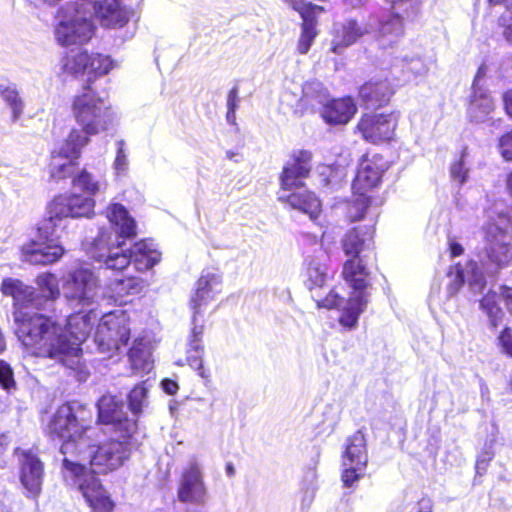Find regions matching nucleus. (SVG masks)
Returning a JSON list of instances; mask_svg holds the SVG:
<instances>
[{
  "label": "nucleus",
  "mask_w": 512,
  "mask_h": 512,
  "mask_svg": "<svg viewBox=\"0 0 512 512\" xmlns=\"http://www.w3.org/2000/svg\"><path fill=\"white\" fill-rule=\"evenodd\" d=\"M91 422V411L73 401L57 409L48 431L62 441L63 466L75 475L78 488L91 509L94 512H112L113 502L95 474L115 470L128 459L131 436L120 434L121 439H111L95 450L92 436L96 428L91 426Z\"/></svg>",
  "instance_id": "1"
},
{
  "label": "nucleus",
  "mask_w": 512,
  "mask_h": 512,
  "mask_svg": "<svg viewBox=\"0 0 512 512\" xmlns=\"http://www.w3.org/2000/svg\"><path fill=\"white\" fill-rule=\"evenodd\" d=\"M111 230L101 229L99 235L87 248L88 255L107 269L123 270L133 264L138 271H146L161 259V253L152 242L146 240L123 249L126 239L136 236V222L128 210L119 203H111L106 209Z\"/></svg>",
  "instance_id": "2"
},
{
  "label": "nucleus",
  "mask_w": 512,
  "mask_h": 512,
  "mask_svg": "<svg viewBox=\"0 0 512 512\" xmlns=\"http://www.w3.org/2000/svg\"><path fill=\"white\" fill-rule=\"evenodd\" d=\"M4 296L13 299L15 333L31 354H46L49 334L43 331L48 325V316L41 313L42 298L36 290L19 279L4 278L0 285Z\"/></svg>",
  "instance_id": "3"
},
{
  "label": "nucleus",
  "mask_w": 512,
  "mask_h": 512,
  "mask_svg": "<svg viewBox=\"0 0 512 512\" xmlns=\"http://www.w3.org/2000/svg\"><path fill=\"white\" fill-rule=\"evenodd\" d=\"M96 319L97 314L92 308L80 309L67 317L66 328L63 329L48 316V325L43 332L49 334L46 341L49 352L34 355L50 358L72 370L78 369L81 362L80 344L92 331Z\"/></svg>",
  "instance_id": "4"
},
{
  "label": "nucleus",
  "mask_w": 512,
  "mask_h": 512,
  "mask_svg": "<svg viewBox=\"0 0 512 512\" xmlns=\"http://www.w3.org/2000/svg\"><path fill=\"white\" fill-rule=\"evenodd\" d=\"M221 291V278L214 272H204L196 283V291L193 294L190 306L193 310V328L189 338V353L195 352L197 355L188 357L190 366L194 367L198 374L205 378V370L203 368L202 358L199 355L203 352L202 337L204 334V325L198 324V316L202 313L203 308L214 300L215 296Z\"/></svg>",
  "instance_id": "5"
},
{
  "label": "nucleus",
  "mask_w": 512,
  "mask_h": 512,
  "mask_svg": "<svg viewBox=\"0 0 512 512\" xmlns=\"http://www.w3.org/2000/svg\"><path fill=\"white\" fill-rule=\"evenodd\" d=\"M66 218L53 212L51 203L48 217L43 219L38 226L39 238L43 242L32 241L22 248L23 260L30 264L48 265L58 261L64 254V248L57 243L64 231Z\"/></svg>",
  "instance_id": "6"
},
{
  "label": "nucleus",
  "mask_w": 512,
  "mask_h": 512,
  "mask_svg": "<svg viewBox=\"0 0 512 512\" xmlns=\"http://www.w3.org/2000/svg\"><path fill=\"white\" fill-rule=\"evenodd\" d=\"M88 6H82V1H66L57 13L58 24L55 28V38L62 46L81 45L87 43L95 32L92 22V12Z\"/></svg>",
  "instance_id": "7"
},
{
  "label": "nucleus",
  "mask_w": 512,
  "mask_h": 512,
  "mask_svg": "<svg viewBox=\"0 0 512 512\" xmlns=\"http://www.w3.org/2000/svg\"><path fill=\"white\" fill-rule=\"evenodd\" d=\"M72 111L83 136H93L109 129L114 114L104 99L97 95L91 85L74 98Z\"/></svg>",
  "instance_id": "8"
},
{
  "label": "nucleus",
  "mask_w": 512,
  "mask_h": 512,
  "mask_svg": "<svg viewBox=\"0 0 512 512\" xmlns=\"http://www.w3.org/2000/svg\"><path fill=\"white\" fill-rule=\"evenodd\" d=\"M73 186L81 189L88 195L71 194L60 195L52 201L53 212L63 215L66 219L90 217L94 212L95 201L91 196L102 190L103 183L96 180L92 174L82 170L73 179Z\"/></svg>",
  "instance_id": "9"
},
{
  "label": "nucleus",
  "mask_w": 512,
  "mask_h": 512,
  "mask_svg": "<svg viewBox=\"0 0 512 512\" xmlns=\"http://www.w3.org/2000/svg\"><path fill=\"white\" fill-rule=\"evenodd\" d=\"M400 113L390 111H368L360 115L354 133L358 134L364 142L381 145L395 140L399 124Z\"/></svg>",
  "instance_id": "10"
},
{
  "label": "nucleus",
  "mask_w": 512,
  "mask_h": 512,
  "mask_svg": "<svg viewBox=\"0 0 512 512\" xmlns=\"http://www.w3.org/2000/svg\"><path fill=\"white\" fill-rule=\"evenodd\" d=\"M391 165L392 162L384 153L367 150L359 159L351 189L375 194Z\"/></svg>",
  "instance_id": "11"
},
{
  "label": "nucleus",
  "mask_w": 512,
  "mask_h": 512,
  "mask_svg": "<svg viewBox=\"0 0 512 512\" xmlns=\"http://www.w3.org/2000/svg\"><path fill=\"white\" fill-rule=\"evenodd\" d=\"M63 290L68 304L73 308L90 309L99 299L98 279L86 268L70 273Z\"/></svg>",
  "instance_id": "12"
},
{
  "label": "nucleus",
  "mask_w": 512,
  "mask_h": 512,
  "mask_svg": "<svg viewBox=\"0 0 512 512\" xmlns=\"http://www.w3.org/2000/svg\"><path fill=\"white\" fill-rule=\"evenodd\" d=\"M89 143V138L83 136L77 129H72L66 140L51 155L50 174L56 180L70 177L75 172L76 160L81 149Z\"/></svg>",
  "instance_id": "13"
},
{
  "label": "nucleus",
  "mask_w": 512,
  "mask_h": 512,
  "mask_svg": "<svg viewBox=\"0 0 512 512\" xmlns=\"http://www.w3.org/2000/svg\"><path fill=\"white\" fill-rule=\"evenodd\" d=\"M130 328L126 316L121 312L105 314L97 326L95 343L102 353L118 351L128 343Z\"/></svg>",
  "instance_id": "14"
},
{
  "label": "nucleus",
  "mask_w": 512,
  "mask_h": 512,
  "mask_svg": "<svg viewBox=\"0 0 512 512\" xmlns=\"http://www.w3.org/2000/svg\"><path fill=\"white\" fill-rule=\"evenodd\" d=\"M312 160L313 154L309 150L293 151L279 175L280 188L289 193L304 188L305 179L310 176L312 170Z\"/></svg>",
  "instance_id": "15"
},
{
  "label": "nucleus",
  "mask_w": 512,
  "mask_h": 512,
  "mask_svg": "<svg viewBox=\"0 0 512 512\" xmlns=\"http://www.w3.org/2000/svg\"><path fill=\"white\" fill-rule=\"evenodd\" d=\"M99 420L111 425L115 433L131 436L137 429L135 418H129L124 411V403L113 395H103L98 401Z\"/></svg>",
  "instance_id": "16"
},
{
  "label": "nucleus",
  "mask_w": 512,
  "mask_h": 512,
  "mask_svg": "<svg viewBox=\"0 0 512 512\" xmlns=\"http://www.w3.org/2000/svg\"><path fill=\"white\" fill-rule=\"evenodd\" d=\"M304 284L310 291L322 288L327 277L330 254L321 243H313L305 250Z\"/></svg>",
  "instance_id": "17"
},
{
  "label": "nucleus",
  "mask_w": 512,
  "mask_h": 512,
  "mask_svg": "<svg viewBox=\"0 0 512 512\" xmlns=\"http://www.w3.org/2000/svg\"><path fill=\"white\" fill-rule=\"evenodd\" d=\"M396 88L388 77H373L363 82L357 89V98L362 106L381 109L390 104Z\"/></svg>",
  "instance_id": "18"
},
{
  "label": "nucleus",
  "mask_w": 512,
  "mask_h": 512,
  "mask_svg": "<svg viewBox=\"0 0 512 512\" xmlns=\"http://www.w3.org/2000/svg\"><path fill=\"white\" fill-rule=\"evenodd\" d=\"M290 7L299 13L302 18L301 33L297 42V50L300 54H306L314 42L317 32V16L324 11L319 5L303 0H285Z\"/></svg>",
  "instance_id": "19"
},
{
  "label": "nucleus",
  "mask_w": 512,
  "mask_h": 512,
  "mask_svg": "<svg viewBox=\"0 0 512 512\" xmlns=\"http://www.w3.org/2000/svg\"><path fill=\"white\" fill-rule=\"evenodd\" d=\"M19 479L27 497L36 498L42 490L44 467L37 455L30 450L21 451Z\"/></svg>",
  "instance_id": "20"
},
{
  "label": "nucleus",
  "mask_w": 512,
  "mask_h": 512,
  "mask_svg": "<svg viewBox=\"0 0 512 512\" xmlns=\"http://www.w3.org/2000/svg\"><path fill=\"white\" fill-rule=\"evenodd\" d=\"M341 278L352 289L353 294L369 297L371 272L365 257H347L342 264Z\"/></svg>",
  "instance_id": "21"
},
{
  "label": "nucleus",
  "mask_w": 512,
  "mask_h": 512,
  "mask_svg": "<svg viewBox=\"0 0 512 512\" xmlns=\"http://www.w3.org/2000/svg\"><path fill=\"white\" fill-rule=\"evenodd\" d=\"M375 234V223L349 228L340 240L343 253L347 257H364L362 253L374 245Z\"/></svg>",
  "instance_id": "22"
},
{
  "label": "nucleus",
  "mask_w": 512,
  "mask_h": 512,
  "mask_svg": "<svg viewBox=\"0 0 512 512\" xmlns=\"http://www.w3.org/2000/svg\"><path fill=\"white\" fill-rule=\"evenodd\" d=\"M381 204L382 200L375 194L351 189V197L341 204L342 216L348 224L360 222L366 218L373 206Z\"/></svg>",
  "instance_id": "23"
},
{
  "label": "nucleus",
  "mask_w": 512,
  "mask_h": 512,
  "mask_svg": "<svg viewBox=\"0 0 512 512\" xmlns=\"http://www.w3.org/2000/svg\"><path fill=\"white\" fill-rule=\"evenodd\" d=\"M357 105L351 96L328 100L320 109V116L330 126L348 124L357 113Z\"/></svg>",
  "instance_id": "24"
},
{
  "label": "nucleus",
  "mask_w": 512,
  "mask_h": 512,
  "mask_svg": "<svg viewBox=\"0 0 512 512\" xmlns=\"http://www.w3.org/2000/svg\"><path fill=\"white\" fill-rule=\"evenodd\" d=\"M504 238L503 233H500V237L488 233L484 247L485 258L481 260L483 266L493 265L499 271L512 264V246Z\"/></svg>",
  "instance_id": "25"
},
{
  "label": "nucleus",
  "mask_w": 512,
  "mask_h": 512,
  "mask_svg": "<svg viewBox=\"0 0 512 512\" xmlns=\"http://www.w3.org/2000/svg\"><path fill=\"white\" fill-rule=\"evenodd\" d=\"M88 7L107 28H120L129 21V12L119 5L118 0H96Z\"/></svg>",
  "instance_id": "26"
},
{
  "label": "nucleus",
  "mask_w": 512,
  "mask_h": 512,
  "mask_svg": "<svg viewBox=\"0 0 512 512\" xmlns=\"http://www.w3.org/2000/svg\"><path fill=\"white\" fill-rule=\"evenodd\" d=\"M206 494L202 473L197 464L185 470L180 483L178 498L181 502L200 503Z\"/></svg>",
  "instance_id": "27"
},
{
  "label": "nucleus",
  "mask_w": 512,
  "mask_h": 512,
  "mask_svg": "<svg viewBox=\"0 0 512 512\" xmlns=\"http://www.w3.org/2000/svg\"><path fill=\"white\" fill-rule=\"evenodd\" d=\"M280 201L290 205L307 215L312 220H317L322 211V204L316 194L306 188L297 189L286 196L280 197Z\"/></svg>",
  "instance_id": "28"
},
{
  "label": "nucleus",
  "mask_w": 512,
  "mask_h": 512,
  "mask_svg": "<svg viewBox=\"0 0 512 512\" xmlns=\"http://www.w3.org/2000/svg\"><path fill=\"white\" fill-rule=\"evenodd\" d=\"M495 108L494 99L485 89H473L467 104V118L471 123H483Z\"/></svg>",
  "instance_id": "29"
},
{
  "label": "nucleus",
  "mask_w": 512,
  "mask_h": 512,
  "mask_svg": "<svg viewBox=\"0 0 512 512\" xmlns=\"http://www.w3.org/2000/svg\"><path fill=\"white\" fill-rule=\"evenodd\" d=\"M341 458L342 464L368 466L367 440L362 430L355 431L346 439Z\"/></svg>",
  "instance_id": "30"
},
{
  "label": "nucleus",
  "mask_w": 512,
  "mask_h": 512,
  "mask_svg": "<svg viewBox=\"0 0 512 512\" xmlns=\"http://www.w3.org/2000/svg\"><path fill=\"white\" fill-rule=\"evenodd\" d=\"M36 284L40 289L39 292L36 291V294L42 298L44 306L42 311L51 310L60 295L57 277L51 273H43L37 277Z\"/></svg>",
  "instance_id": "31"
},
{
  "label": "nucleus",
  "mask_w": 512,
  "mask_h": 512,
  "mask_svg": "<svg viewBox=\"0 0 512 512\" xmlns=\"http://www.w3.org/2000/svg\"><path fill=\"white\" fill-rule=\"evenodd\" d=\"M367 304V295H351L339 317V323L345 328H354L358 323L360 314L366 309Z\"/></svg>",
  "instance_id": "32"
},
{
  "label": "nucleus",
  "mask_w": 512,
  "mask_h": 512,
  "mask_svg": "<svg viewBox=\"0 0 512 512\" xmlns=\"http://www.w3.org/2000/svg\"><path fill=\"white\" fill-rule=\"evenodd\" d=\"M128 357L135 372H149L152 369L151 352L148 342L136 339L130 348Z\"/></svg>",
  "instance_id": "33"
},
{
  "label": "nucleus",
  "mask_w": 512,
  "mask_h": 512,
  "mask_svg": "<svg viewBox=\"0 0 512 512\" xmlns=\"http://www.w3.org/2000/svg\"><path fill=\"white\" fill-rule=\"evenodd\" d=\"M147 286V283L139 277H127L123 279H115L110 284L112 292L111 297L116 300L127 295L139 294Z\"/></svg>",
  "instance_id": "34"
},
{
  "label": "nucleus",
  "mask_w": 512,
  "mask_h": 512,
  "mask_svg": "<svg viewBox=\"0 0 512 512\" xmlns=\"http://www.w3.org/2000/svg\"><path fill=\"white\" fill-rule=\"evenodd\" d=\"M90 60V54L81 49L71 50L62 59V69L64 72L72 75L87 74V66Z\"/></svg>",
  "instance_id": "35"
},
{
  "label": "nucleus",
  "mask_w": 512,
  "mask_h": 512,
  "mask_svg": "<svg viewBox=\"0 0 512 512\" xmlns=\"http://www.w3.org/2000/svg\"><path fill=\"white\" fill-rule=\"evenodd\" d=\"M482 311L486 313L489 318L491 328L496 329L502 320L503 312L497 302V293L489 291L479 301Z\"/></svg>",
  "instance_id": "36"
},
{
  "label": "nucleus",
  "mask_w": 512,
  "mask_h": 512,
  "mask_svg": "<svg viewBox=\"0 0 512 512\" xmlns=\"http://www.w3.org/2000/svg\"><path fill=\"white\" fill-rule=\"evenodd\" d=\"M0 95L12 111V121L19 120L23 113L24 104L14 85L0 84Z\"/></svg>",
  "instance_id": "37"
},
{
  "label": "nucleus",
  "mask_w": 512,
  "mask_h": 512,
  "mask_svg": "<svg viewBox=\"0 0 512 512\" xmlns=\"http://www.w3.org/2000/svg\"><path fill=\"white\" fill-rule=\"evenodd\" d=\"M147 394L148 388L145 382L136 385L128 394V405L134 418L138 417L142 409L148 405Z\"/></svg>",
  "instance_id": "38"
},
{
  "label": "nucleus",
  "mask_w": 512,
  "mask_h": 512,
  "mask_svg": "<svg viewBox=\"0 0 512 512\" xmlns=\"http://www.w3.org/2000/svg\"><path fill=\"white\" fill-rule=\"evenodd\" d=\"M112 68L113 61L109 56L97 53L90 54V60L87 66L88 82H91L92 77L96 78L107 74Z\"/></svg>",
  "instance_id": "39"
},
{
  "label": "nucleus",
  "mask_w": 512,
  "mask_h": 512,
  "mask_svg": "<svg viewBox=\"0 0 512 512\" xmlns=\"http://www.w3.org/2000/svg\"><path fill=\"white\" fill-rule=\"evenodd\" d=\"M345 468L341 472V481L345 488H352L356 482L365 475L367 466L362 464H343Z\"/></svg>",
  "instance_id": "40"
},
{
  "label": "nucleus",
  "mask_w": 512,
  "mask_h": 512,
  "mask_svg": "<svg viewBox=\"0 0 512 512\" xmlns=\"http://www.w3.org/2000/svg\"><path fill=\"white\" fill-rule=\"evenodd\" d=\"M113 169L117 178L124 177L128 173L129 160L124 140L117 141V152L113 162Z\"/></svg>",
  "instance_id": "41"
},
{
  "label": "nucleus",
  "mask_w": 512,
  "mask_h": 512,
  "mask_svg": "<svg viewBox=\"0 0 512 512\" xmlns=\"http://www.w3.org/2000/svg\"><path fill=\"white\" fill-rule=\"evenodd\" d=\"M446 274L448 277H452V281L448 287L450 294L458 293L465 284V272L462 264L457 262L450 265Z\"/></svg>",
  "instance_id": "42"
},
{
  "label": "nucleus",
  "mask_w": 512,
  "mask_h": 512,
  "mask_svg": "<svg viewBox=\"0 0 512 512\" xmlns=\"http://www.w3.org/2000/svg\"><path fill=\"white\" fill-rule=\"evenodd\" d=\"M0 387L8 393H12L17 388L13 369L4 360H0Z\"/></svg>",
  "instance_id": "43"
},
{
  "label": "nucleus",
  "mask_w": 512,
  "mask_h": 512,
  "mask_svg": "<svg viewBox=\"0 0 512 512\" xmlns=\"http://www.w3.org/2000/svg\"><path fill=\"white\" fill-rule=\"evenodd\" d=\"M315 304L318 309L324 308L327 310L338 309L343 303V297L338 294L335 288H332L325 297L315 299Z\"/></svg>",
  "instance_id": "44"
},
{
  "label": "nucleus",
  "mask_w": 512,
  "mask_h": 512,
  "mask_svg": "<svg viewBox=\"0 0 512 512\" xmlns=\"http://www.w3.org/2000/svg\"><path fill=\"white\" fill-rule=\"evenodd\" d=\"M464 153L461 158L451 164L450 175L454 181L460 185L464 184L468 178V169L465 167Z\"/></svg>",
  "instance_id": "45"
},
{
  "label": "nucleus",
  "mask_w": 512,
  "mask_h": 512,
  "mask_svg": "<svg viewBox=\"0 0 512 512\" xmlns=\"http://www.w3.org/2000/svg\"><path fill=\"white\" fill-rule=\"evenodd\" d=\"M498 345L501 351L512 358V328L505 327L498 336Z\"/></svg>",
  "instance_id": "46"
},
{
  "label": "nucleus",
  "mask_w": 512,
  "mask_h": 512,
  "mask_svg": "<svg viewBox=\"0 0 512 512\" xmlns=\"http://www.w3.org/2000/svg\"><path fill=\"white\" fill-rule=\"evenodd\" d=\"M499 149L505 160L512 161V130L500 137Z\"/></svg>",
  "instance_id": "47"
},
{
  "label": "nucleus",
  "mask_w": 512,
  "mask_h": 512,
  "mask_svg": "<svg viewBox=\"0 0 512 512\" xmlns=\"http://www.w3.org/2000/svg\"><path fill=\"white\" fill-rule=\"evenodd\" d=\"M467 267L471 269L473 276V282L480 284L482 287L485 285V278L483 273L480 271L477 261L470 259L467 261Z\"/></svg>",
  "instance_id": "48"
},
{
  "label": "nucleus",
  "mask_w": 512,
  "mask_h": 512,
  "mask_svg": "<svg viewBox=\"0 0 512 512\" xmlns=\"http://www.w3.org/2000/svg\"><path fill=\"white\" fill-rule=\"evenodd\" d=\"M416 505H417L416 512H434V502L427 495L421 497L417 501Z\"/></svg>",
  "instance_id": "49"
},
{
  "label": "nucleus",
  "mask_w": 512,
  "mask_h": 512,
  "mask_svg": "<svg viewBox=\"0 0 512 512\" xmlns=\"http://www.w3.org/2000/svg\"><path fill=\"white\" fill-rule=\"evenodd\" d=\"M502 103L505 113L512 119V87L503 92Z\"/></svg>",
  "instance_id": "50"
},
{
  "label": "nucleus",
  "mask_w": 512,
  "mask_h": 512,
  "mask_svg": "<svg viewBox=\"0 0 512 512\" xmlns=\"http://www.w3.org/2000/svg\"><path fill=\"white\" fill-rule=\"evenodd\" d=\"M464 247L454 239L449 240V254L451 258L463 255Z\"/></svg>",
  "instance_id": "51"
},
{
  "label": "nucleus",
  "mask_w": 512,
  "mask_h": 512,
  "mask_svg": "<svg viewBox=\"0 0 512 512\" xmlns=\"http://www.w3.org/2000/svg\"><path fill=\"white\" fill-rule=\"evenodd\" d=\"M237 100H238V89L236 87L232 88L227 97V109L235 111L237 108Z\"/></svg>",
  "instance_id": "52"
},
{
  "label": "nucleus",
  "mask_w": 512,
  "mask_h": 512,
  "mask_svg": "<svg viewBox=\"0 0 512 512\" xmlns=\"http://www.w3.org/2000/svg\"><path fill=\"white\" fill-rule=\"evenodd\" d=\"M163 390L169 394L174 395L178 391V384L174 380L164 379L161 383Z\"/></svg>",
  "instance_id": "53"
},
{
  "label": "nucleus",
  "mask_w": 512,
  "mask_h": 512,
  "mask_svg": "<svg viewBox=\"0 0 512 512\" xmlns=\"http://www.w3.org/2000/svg\"><path fill=\"white\" fill-rule=\"evenodd\" d=\"M502 296L507 309L512 313V287H504L502 290Z\"/></svg>",
  "instance_id": "54"
},
{
  "label": "nucleus",
  "mask_w": 512,
  "mask_h": 512,
  "mask_svg": "<svg viewBox=\"0 0 512 512\" xmlns=\"http://www.w3.org/2000/svg\"><path fill=\"white\" fill-rule=\"evenodd\" d=\"M485 71L482 67H480L477 72H476V75L473 79V82H472V90L473 89H482L479 85H478V82H479V79L484 75Z\"/></svg>",
  "instance_id": "55"
},
{
  "label": "nucleus",
  "mask_w": 512,
  "mask_h": 512,
  "mask_svg": "<svg viewBox=\"0 0 512 512\" xmlns=\"http://www.w3.org/2000/svg\"><path fill=\"white\" fill-rule=\"evenodd\" d=\"M503 33L506 40L512 43V23L505 27Z\"/></svg>",
  "instance_id": "56"
},
{
  "label": "nucleus",
  "mask_w": 512,
  "mask_h": 512,
  "mask_svg": "<svg viewBox=\"0 0 512 512\" xmlns=\"http://www.w3.org/2000/svg\"><path fill=\"white\" fill-rule=\"evenodd\" d=\"M8 444V436L4 433H0V451L4 449Z\"/></svg>",
  "instance_id": "57"
},
{
  "label": "nucleus",
  "mask_w": 512,
  "mask_h": 512,
  "mask_svg": "<svg viewBox=\"0 0 512 512\" xmlns=\"http://www.w3.org/2000/svg\"><path fill=\"white\" fill-rule=\"evenodd\" d=\"M488 466V463L485 462L484 460H477L476 462V470H477V473H479V470L482 469L484 472L486 471V468Z\"/></svg>",
  "instance_id": "58"
},
{
  "label": "nucleus",
  "mask_w": 512,
  "mask_h": 512,
  "mask_svg": "<svg viewBox=\"0 0 512 512\" xmlns=\"http://www.w3.org/2000/svg\"><path fill=\"white\" fill-rule=\"evenodd\" d=\"M226 474L229 476V477H232L234 476L235 474V468L233 466L232 463H227L226 464Z\"/></svg>",
  "instance_id": "59"
},
{
  "label": "nucleus",
  "mask_w": 512,
  "mask_h": 512,
  "mask_svg": "<svg viewBox=\"0 0 512 512\" xmlns=\"http://www.w3.org/2000/svg\"><path fill=\"white\" fill-rule=\"evenodd\" d=\"M226 118L229 123L233 124L235 121V111L227 110Z\"/></svg>",
  "instance_id": "60"
},
{
  "label": "nucleus",
  "mask_w": 512,
  "mask_h": 512,
  "mask_svg": "<svg viewBox=\"0 0 512 512\" xmlns=\"http://www.w3.org/2000/svg\"><path fill=\"white\" fill-rule=\"evenodd\" d=\"M488 2L491 5H500V4L506 3L507 0H488Z\"/></svg>",
  "instance_id": "61"
},
{
  "label": "nucleus",
  "mask_w": 512,
  "mask_h": 512,
  "mask_svg": "<svg viewBox=\"0 0 512 512\" xmlns=\"http://www.w3.org/2000/svg\"><path fill=\"white\" fill-rule=\"evenodd\" d=\"M5 349V342L3 338H0V352Z\"/></svg>",
  "instance_id": "62"
},
{
  "label": "nucleus",
  "mask_w": 512,
  "mask_h": 512,
  "mask_svg": "<svg viewBox=\"0 0 512 512\" xmlns=\"http://www.w3.org/2000/svg\"><path fill=\"white\" fill-rule=\"evenodd\" d=\"M331 51H332L333 53H338V45H333V46L331 47Z\"/></svg>",
  "instance_id": "63"
}]
</instances>
